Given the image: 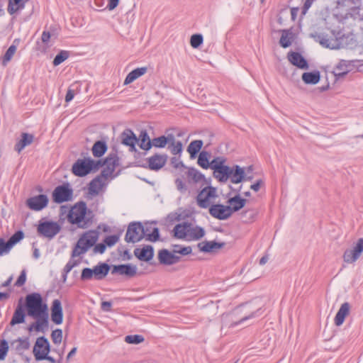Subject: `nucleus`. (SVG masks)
Segmentation results:
<instances>
[{
  "label": "nucleus",
  "instance_id": "38",
  "mask_svg": "<svg viewBox=\"0 0 363 363\" xmlns=\"http://www.w3.org/2000/svg\"><path fill=\"white\" fill-rule=\"evenodd\" d=\"M106 165L112 171L119 166V157L116 152H111L105 159Z\"/></svg>",
  "mask_w": 363,
  "mask_h": 363
},
{
  "label": "nucleus",
  "instance_id": "42",
  "mask_svg": "<svg viewBox=\"0 0 363 363\" xmlns=\"http://www.w3.org/2000/svg\"><path fill=\"white\" fill-rule=\"evenodd\" d=\"M167 145V138L165 135H162L157 138H155L152 140V142H148L147 147L148 148H152V147H155L157 148H163Z\"/></svg>",
  "mask_w": 363,
  "mask_h": 363
},
{
  "label": "nucleus",
  "instance_id": "53",
  "mask_svg": "<svg viewBox=\"0 0 363 363\" xmlns=\"http://www.w3.org/2000/svg\"><path fill=\"white\" fill-rule=\"evenodd\" d=\"M225 162V160L222 157H215L211 162L209 168L213 170V172L219 168L222 164Z\"/></svg>",
  "mask_w": 363,
  "mask_h": 363
},
{
  "label": "nucleus",
  "instance_id": "26",
  "mask_svg": "<svg viewBox=\"0 0 363 363\" xmlns=\"http://www.w3.org/2000/svg\"><path fill=\"white\" fill-rule=\"evenodd\" d=\"M28 0H9L7 11L10 15L18 14L26 6Z\"/></svg>",
  "mask_w": 363,
  "mask_h": 363
},
{
  "label": "nucleus",
  "instance_id": "15",
  "mask_svg": "<svg viewBox=\"0 0 363 363\" xmlns=\"http://www.w3.org/2000/svg\"><path fill=\"white\" fill-rule=\"evenodd\" d=\"M354 62L352 60H340L333 71L335 79H340L347 74L354 66Z\"/></svg>",
  "mask_w": 363,
  "mask_h": 363
},
{
  "label": "nucleus",
  "instance_id": "1",
  "mask_svg": "<svg viewBox=\"0 0 363 363\" xmlns=\"http://www.w3.org/2000/svg\"><path fill=\"white\" fill-rule=\"evenodd\" d=\"M25 306L28 315L36 319L37 332H43L48 328V308L40 294L34 292L26 295Z\"/></svg>",
  "mask_w": 363,
  "mask_h": 363
},
{
  "label": "nucleus",
  "instance_id": "31",
  "mask_svg": "<svg viewBox=\"0 0 363 363\" xmlns=\"http://www.w3.org/2000/svg\"><path fill=\"white\" fill-rule=\"evenodd\" d=\"M108 150L106 142L104 140H97L92 146L91 152L95 157H102Z\"/></svg>",
  "mask_w": 363,
  "mask_h": 363
},
{
  "label": "nucleus",
  "instance_id": "40",
  "mask_svg": "<svg viewBox=\"0 0 363 363\" xmlns=\"http://www.w3.org/2000/svg\"><path fill=\"white\" fill-rule=\"evenodd\" d=\"M210 153L206 151H201L198 157L197 163L203 169H207L211 166L209 162Z\"/></svg>",
  "mask_w": 363,
  "mask_h": 363
},
{
  "label": "nucleus",
  "instance_id": "52",
  "mask_svg": "<svg viewBox=\"0 0 363 363\" xmlns=\"http://www.w3.org/2000/svg\"><path fill=\"white\" fill-rule=\"evenodd\" d=\"M174 247V253H178L182 255H188L192 252V249L190 246L182 247V245H176Z\"/></svg>",
  "mask_w": 363,
  "mask_h": 363
},
{
  "label": "nucleus",
  "instance_id": "19",
  "mask_svg": "<svg viewBox=\"0 0 363 363\" xmlns=\"http://www.w3.org/2000/svg\"><path fill=\"white\" fill-rule=\"evenodd\" d=\"M158 259L162 264L172 265L179 262L181 257L170 252L168 250L163 249L159 251Z\"/></svg>",
  "mask_w": 363,
  "mask_h": 363
},
{
  "label": "nucleus",
  "instance_id": "63",
  "mask_svg": "<svg viewBox=\"0 0 363 363\" xmlns=\"http://www.w3.org/2000/svg\"><path fill=\"white\" fill-rule=\"evenodd\" d=\"M26 273L25 270H23L21 272L19 277H18V279L15 283V286H21L26 283Z\"/></svg>",
  "mask_w": 363,
  "mask_h": 363
},
{
  "label": "nucleus",
  "instance_id": "64",
  "mask_svg": "<svg viewBox=\"0 0 363 363\" xmlns=\"http://www.w3.org/2000/svg\"><path fill=\"white\" fill-rule=\"evenodd\" d=\"M78 264V262L73 259H70L67 263L66 264V265L65 266L63 270L65 271V272H69L74 267H76L77 265Z\"/></svg>",
  "mask_w": 363,
  "mask_h": 363
},
{
  "label": "nucleus",
  "instance_id": "5",
  "mask_svg": "<svg viewBox=\"0 0 363 363\" xmlns=\"http://www.w3.org/2000/svg\"><path fill=\"white\" fill-rule=\"evenodd\" d=\"M73 189L70 184L67 182L59 185L55 188L52 193V201L55 203H62L68 202L73 199Z\"/></svg>",
  "mask_w": 363,
  "mask_h": 363
},
{
  "label": "nucleus",
  "instance_id": "57",
  "mask_svg": "<svg viewBox=\"0 0 363 363\" xmlns=\"http://www.w3.org/2000/svg\"><path fill=\"white\" fill-rule=\"evenodd\" d=\"M9 351V344L6 340H2L0 342V360L5 359Z\"/></svg>",
  "mask_w": 363,
  "mask_h": 363
},
{
  "label": "nucleus",
  "instance_id": "61",
  "mask_svg": "<svg viewBox=\"0 0 363 363\" xmlns=\"http://www.w3.org/2000/svg\"><path fill=\"white\" fill-rule=\"evenodd\" d=\"M114 171H112L110 169L108 168V167L106 166V168H104L100 174H99L98 176H96L97 178H99L101 182H104L105 183V180L109 177L111 176L113 172Z\"/></svg>",
  "mask_w": 363,
  "mask_h": 363
},
{
  "label": "nucleus",
  "instance_id": "59",
  "mask_svg": "<svg viewBox=\"0 0 363 363\" xmlns=\"http://www.w3.org/2000/svg\"><path fill=\"white\" fill-rule=\"evenodd\" d=\"M17 341L18 342V345L16 347L17 350H28L30 347V342L28 338L26 337L25 339H22L19 337Z\"/></svg>",
  "mask_w": 363,
  "mask_h": 363
},
{
  "label": "nucleus",
  "instance_id": "14",
  "mask_svg": "<svg viewBox=\"0 0 363 363\" xmlns=\"http://www.w3.org/2000/svg\"><path fill=\"white\" fill-rule=\"evenodd\" d=\"M111 274L132 278L137 274V267L131 264H121L111 266Z\"/></svg>",
  "mask_w": 363,
  "mask_h": 363
},
{
  "label": "nucleus",
  "instance_id": "34",
  "mask_svg": "<svg viewBox=\"0 0 363 363\" xmlns=\"http://www.w3.org/2000/svg\"><path fill=\"white\" fill-rule=\"evenodd\" d=\"M191 224L184 222L183 224H177L174 228V236L179 239H183L186 236V232L189 230Z\"/></svg>",
  "mask_w": 363,
  "mask_h": 363
},
{
  "label": "nucleus",
  "instance_id": "27",
  "mask_svg": "<svg viewBox=\"0 0 363 363\" xmlns=\"http://www.w3.org/2000/svg\"><path fill=\"white\" fill-rule=\"evenodd\" d=\"M350 309V305L348 302H345L341 305L334 319L335 325H342L345 318L349 315Z\"/></svg>",
  "mask_w": 363,
  "mask_h": 363
},
{
  "label": "nucleus",
  "instance_id": "50",
  "mask_svg": "<svg viewBox=\"0 0 363 363\" xmlns=\"http://www.w3.org/2000/svg\"><path fill=\"white\" fill-rule=\"evenodd\" d=\"M190 235L194 240H199L204 236L205 230L202 227L196 226L191 230Z\"/></svg>",
  "mask_w": 363,
  "mask_h": 363
},
{
  "label": "nucleus",
  "instance_id": "46",
  "mask_svg": "<svg viewBox=\"0 0 363 363\" xmlns=\"http://www.w3.org/2000/svg\"><path fill=\"white\" fill-rule=\"evenodd\" d=\"M203 42V38L201 34L196 33L191 36L190 44L193 48H198Z\"/></svg>",
  "mask_w": 363,
  "mask_h": 363
},
{
  "label": "nucleus",
  "instance_id": "62",
  "mask_svg": "<svg viewBox=\"0 0 363 363\" xmlns=\"http://www.w3.org/2000/svg\"><path fill=\"white\" fill-rule=\"evenodd\" d=\"M171 165L175 169H184L186 167L183 162L176 157L171 158Z\"/></svg>",
  "mask_w": 363,
  "mask_h": 363
},
{
  "label": "nucleus",
  "instance_id": "35",
  "mask_svg": "<svg viewBox=\"0 0 363 363\" xmlns=\"http://www.w3.org/2000/svg\"><path fill=\"white\" fill-rule=\"evenodd\" d=\"M301 78L306 84H316L320 79V74L318 71L304 72Z\"/></svg>",
  "mask_w": 363,
  "mask_h": 363
},
{
  "label": "nucleus",
  "instance_id": "6",
  "mask_svg": "<svg viewBox=\"0 0 363 363\" xmlns=\"http://www.w3.org/2000/svg\"><path fill=\"white\" fill-rule=\"evenodd\" d=\"M144 226L139 222L130 223L127 229L125 240L127 242L135 243L145 238Z\"/></svg>",
  "mask_w": 363,
  "mask_h": 363
},
{
  "label": "nucleus",
  "instance_id": "17",
  "mask_svg": "<svg viewBox=\"0 0 363 363\" xmlns=\"http://www.w3.org/2000/svg\"><path fill=\"white\" fill-rule=\"evenodd\" d=\"M51 320L56 325H60L63 322V310L59 299H55L52 303Z\"/></svg>",
  "mask_w": 363,
  "mask_h": 363
},
{
  "label": "nucleus",
  "instance_id": "16",
  "mask_svg": "<svg viewBox=\"0 0 363 363\" xmlns=\"http://www.w3.org/2000/svg\"><path fill=\"white\" fill-rule=\"evenodd\" d=\"M50 352V345L48 340L45 336L38 337L33 347V354L35 360L37 361V357H40L45 352Z\"/></svg>",
  "mask_w": 363,
  "mask_h": 363
},
{
  "label": "nucleus",
  "instance_id": "20",
  "mask_svg": "<svg viewBox=\"0 0 363 363\" xmlns=\"http://www.w3.org/2000/svg\"><path fill=\"white\" fill-rule=\"evenodd\" d=\"M242 186L239 187L238 189H234L233 191L237 193L235 196L230 198L227 203L229 204V206L232 209V212H237L242 209L246 204L247 200L244 198H242L240 195V191L241 190Z\"/></svg>",
  "mask_w": 363,
  "mask_h": 363
},
{
  "label": "nucleus",
  "instance_id": "18",
  "mask_svg": "<svg viewBox=\"0 0 363 363\" xmlns=\"http://www.w3.org/2000/svg\"><path fill=\"white\" fill-rule=\"evenodd\" d=\"M23 299L21 298L18 301V305L14 311L13 317L10 321V325L11 326H14L17 324L23 323L26 320V313H25V304H23Z\"/></svg>",
  "mask_w": 363,
  "mask_h": 363
},
{
  "label": "nucleus",
  "instance_id": "32",
  "mask_svg": "<svg viewBox=\"0 0 363 363\" xmlns=\"http://www.w3.org/2000/svg\"><path fill=\"white\" fill-rule=\"evenodd\" d=\"M86 242L85 248L93 247L99 238V233L96 230H91L84 233L81 237Z\"/></svg>",
  "mask_w": 363,
  "mask_h": 363
},
{
  "label": "nucleus",
  "instance_id": "29",
  "mask_svg": "<svg viewBox=\"0 0 363 363\" xmlns=\"http://www.w3.org/2000/svg\"><path fill=\"white\" fill-rule=\"evenodd\" d=\"M147 68L146 67H138L134 69L130 72L128 74L125 80L124 85H128L135 80H136L140 77L143 76L147 72Z\"/></svg>",
  "mask_w": 363,
  "mask_h": 363
},
{
  "label": "nucleus",
  "instance_id": "48",
  "mask_svg": "<svg viewBox=\"0 0 363 363\" xmlns=\"http://www.w3.org/2000/svg\"><path fill=\"white\" fill-rule=\"evenodd\" d=\"M143 336L140 335H129L125 337V341L129 344L138 345L144 341Z\"/></svg>",
  "mask_w": 363,
  "mask_h": 363
},
{
  "label": "nucleus",
  "instance_id": "8",
  "mask_svg": "<svg viewBox=\"0 0 363 363\" xmlns=\"http://www.w3.org/2000/svg\"><path fill=\"white\" fill-rule=\"evenodd\" d=\"M216 196V189L213 186H208L204 187L197 195L196 201L199 207L206 208L210 205V199Z\"/></svg>",
  "mask_w": 363,
  "mask_h": 363
},
{
  "label": "nucleus",
  "instance_id": "23",
  "mask_svg": "<svg viewBox=\"0 0 363 363\" xmlns=\"http://www.w3.org/2000/svg\"><path fill=\"white\" fill-rule=\"evenodd\" d=\"M225 245V242L213 241H203L197 245L198 248L202 252L209 253L216 251Z\"/></svg>",
  "mask_w": 363,
  "mask_h": 363
},
{
  "label": "nucleus",
  "instance_id": "54",
  "mask_svg": "<svg viewBox=\"0 0 363 363\" xmlns=\"http://www.w3.org/2000/svg\"><path fill=\"white\" fill-rule=\"evenodd\" d=\"M169 148H170V152L172 155H180L183 149L182 143L181 141H177L175 143L169 145Z\"/></svg>",
  "mask_w": 363,
  "mask_h": 363
},
{
  "label": "nucleus",
  "instance_id": "12",
  "mask_svg": "<svg viewBox=\"0 0 363 363\" xmlns=\"http://www.w3.org/2000/svg\"><path fill=\"white\" fill-rule=\"evenodd\" d=\"M49 200L45 194H39L32 196L26 200L28 207L35 211H40L48 204Z\"/></svg>",
  "mask_w": 363,
  "mask_h": 363
},
{
  "label": "nucleus",
  "instance_id": "49",
  "mask_svg": "<svg viewBox=\"0 0 363 363\" xmlns=\"http://www.w3.org/2000/svg\"><path fill=\"white\" fill-rule=\"evenodd\" d=\"M160 230L157 227H154L152 230L149 234H145V238L147 240L155 242L160 240Z\"/></svg>",
  "mask_w": 363,
  "mask_h": 363
},
{
  "label": "nucleus",
  "instance_id": "4",
  "mask_svg": "<svg viewBox=\"0 0 363 363\" xmlns=\"http://www.w3.org/2000/svg\"><path fill=\"white\" fill-rule=\"evenodd\" d=\"M111 266L106 262H99L92 269L85 267L82 269L80 279L82 281H88L92 279L95 280H102L108 274Z\"/></svg>",
  "mask_w": 363,
  "mask_h": 363
},
{
  "label": "nucleus",
  "instance_id": "43",
  "mask_svg": "<svg viewBox=\"0 0 363 363\" xmlns=\"http://www.w3.org/2000/svg\"><path fill=\"white\" fill-rule=\"evenodd\" d=\"M281 33L279 43L282 48H286L291 45V40L289 35H291L292 33L291 30H282Z\"/></svg>",
  "mask_w": 363,
  "mask_h": 363
},
{
  "label": "nucleus",
  "instance_id": "58",
  "mask_svg": "<svg viewBox=\"0 0 363 363\" xmlns=\"http://www.w3.org/2000/svg\"><path fill=\"white\" fill-rule=\"evenodd\" d=\"M52 342L55 344H60L62 339V330L61 329H56L51 333Z\"/></svg>",
  "mask_w": 363,
  "mask_h": 363
},
{
  "label": "nucleus",
  "instance_id": "47",
  "mask_svg": "<svg viewBox=\"0 0 363 363\" xmlns=\"http://www.w3.org/2000/svg\"><path fill=\"white\" fill-rule=\"evenodd\" d=\"M23 238L24 233L22 230H18L10 237L8 241L9 242L11 247H13L16 244L23 240Z\"/></svg>",
  "mask_w": 363,
  "mask_h": 363
},
{
  "label": "nucleus",
  "instance_id": "55",
  "mask_svg": "<svg viewBox=\"0 0 363 363\" xmlns=\"http://www.w3.org/2000/svg\"><path fill=\"white\" fill-rule=\"evenodd\" d=\"M120 238V235H111L106 236L104 239V242L106 245V247H113L118 240Z\"/></svg>",
  "mask_w": 363,
  "mask_h": 363
},
{
  "label": "nucleus",
  "instance_id": "24",
  "mask_svg": "<svg viewBox=\"0 0 363 363\" xmlns=\"http://www.w3.org/2000/svg\"><path fill=\"white\" fill-rule=\"evenodd\" d=\"M21 139L16 143L14 146V150L18 153L21 152V151L26 147L33 143L34 140V135L28 133H23L21 135Z\"/></svg>",
  "mask_w": 363,
  "mask_h": 363
},
{
  "label": "nucleus",
  "instance_id": "25",
  "mask_svg": "<svg viewBox=\"0 0 363 363\" xmlns=\"http://www.w3.org/2000/svg\"><path fill=\"white\" fill-rule=\"evenodd\" d=\"M230 182L233 184H239L245 179V172L244 168L238 164L233 165L230 168Z\"/></svg>",
  "mask_w": 363,
  "mask_h": 363
},
{
  "label": "nucleus",
  "instance_id": "51",
  "mask_svg": "<svg viewBox=\"0 0 363 363\" xmlns=\"http://www.w3.org/2000/svg\"><path fill=\"white\" fill-rule=\"evenodd\" d=\"M11 249L12 247L9 242L8 240L5 241L4 238H0V255L3 256L8 254Z\"/></svg>",
  "mask_w": 363,
  "mask_h": 363
},
{
  "label": "nucleus",
  "instance_id": "36",
  "mask_svg": "<svg viewBox=\"0 0 363 363\" xmlns=\"http://www.w3.org/2000/svg\"><path fill=\"white\" fill-rule=\"evenodd\" d=\"M203 143L201 140H195L190 143L187 147V151L190 154L191 158L196 157L203 147Z\"/></svg>",
  "mask_w": 363,
  "mask_h": 363
},
{
  "label": "nucleus",
  "instance_id": "11",
  "mask_svg": "<svg viewBox=\"0 0 363 363\" xmlns=\"http://www.w3.org/2000/svg\"><path fill=\"white\" fill-rule=\"evenodd\" d=\"M209 213L218 220H226L233 214L229 206L223 204H213L209 208Z\"/></svg>",
  "mask_w": 363,
  "mask_h": 363
},
{
  "label": "nucleus",
  "instance_id": "39",
  "mask_svg": "<svg viewBox=\"0 0 363 363\" xmlns=\"http://www.w3.org/2000/svg\"><path fill=\"white\" fill-rule=\"evenodd\" d=\"M262 313H263V311L262 310V308H258L255 311L252 312L250 314L242 317L239 320L232 322L230 325V328H235L237 325L241 324L242 323H243L247 320L258 317L260 315H262Z\"/></svg>",
  "mask_w": 363,
  "mask_h": 363
},
{
  "label": "nucleus",
  "instance_id": "37",
  "mask_svg": "<svg viewBox=\"0 0 363 363\" xmlns=\"http://www.w3.org/2000/svg\"><path fill=\"white\" fill-rule=\"evenodd\" d=\"M104 184L105 183L104 182H101L99 178L96 177L90 182L89 184V193L91 195L99 194V191L102 189Z\"/></svg>",
  "mask_w": 363,
  "mask_h": 363
},
{
  "label": "nucleus",
  "instance_id": "44",
  "mask_svg": "<svg viewBox=\"0 0 363 363\" xmlns=\"http://www.w3.org/2000/svg\"><path fill=\"white\" fill-rule=\"evenodd\" d=\"M138 139V140L140 141L139 146L142 150H144L145 151L150 150V148H148L147 147L148 142H152V140H150L149 135L146 130H141L139 135V138Z\"/></svg>",
  "mask_w": 363,
  "mask_h": 363
},
{
  "label": "nucleus",
  "instance_id": "22",
  "mask_svg": "<svg viewBox=\"0 0 363 363\" xmlns=\"http://www.w3.org/2000/svg\"><path fill=\"white\" fill-rule=\"evenodd\" d=\"M134 255L140 261L148 262L154 257V248L151 245H145L143 248H135Z\"/></svg>",
  "mask_w": 363,
  "mask_h": 363
},
{
  "label": "nucleus",
  "instance_id": "28",
  "mask_svg": "<svg viewBox=\"0 0 363 363\" xmlns=\"http://www.w3.org/2000/svg\"><path fill=\"white\" fill-rule=\"evenodd\" d=\"M230 168L229 166L222 164L213 172V176L220 182H226L230 177Z\"/></svg>",
  "mask_w": 363,
  "mask_h": 363
},
{
  "label": "nucleus",
  "instance_id": "10",
  "mask_svg": "<svg viewBox=\"0 0 363 363\" xmlns=\"http://www.w3.org/2000/svg\"><path fill=\"white\" fill-rule=\"evenodd\" d=\"M363 252V238H359L352 249H347L343 254L344 262L351 264L356 262Z\"/></svg>",
  "mask_w": 363,
  "mask_h": 363
},
{
  "label": "nucleus",
  "instance_id": "13",
  "mask_svg": "<svg viewBox=\"0 0 363 363\" xmlns=\"http://www.w3.org/2000/svg\"><path fill=\"white\" fill-rule=\"evenodd\" d=\"M167 157L166 154H155L147 159V165H142L141 167L148 168L152 171H158L165 165Z\"/></svg>",
  "mask_w": 363,
  "mask_h": 363
},
{
  "label": "nucleus",
  "instance_id": "41",
  "mask_svg": "<svg viewBox=\"0 0 363 363\" xmlns=\"http://www.w3.org/2000/svg\"><path fill=\"white\" fill-rule=\"evenodd\" d=\"M86 242L80 238L72 250V256L76 257L84 254L89 248H85Z\"/></svg>",
  "mask_w": 363,
  "mask_h": 363
},
{
  "label": "nucleus",
  "instance_id": "3",
  "mask_svg": "<svg viewBox=\"0 0 363 363\" xmlns=\"http://www.w3.org/2000/svg\"><path fill=\"white\" fill-rule=\"evenodd\" d=\"M201 181L206 182L205 175L194 167H186L181 169V175L175 179V184L178 191L185 193L188 191V184H197Z\"/></svg>",
  "mask_w": 363,
  "mask_h": 363
},
{
  "label": "nucleus",
  "instance_id": "2",
  "mask_svg": "<svg viewBox=\"0 0 363 363\" xmlns=\"http://www.w3.org/2000/svg\"><path fill=\"white\" fill-rule=\"evenodd\" d=\"M60 213L61 215L67 213L68 222L77 225L79 228H87L93 223V211L88 208L86 203L84 201L77 202L69 209L65 206H62Z\"/></svg>",
  "mask_w": 363,
  "mask_h": 363
},
{
  "label": "nucleus",
  "instance_id": "45",
  "mask_svg": "<svg viewBox=\"0 0 363 363\" xmlns=\"http://www.w3.org/2000/svg\"><path fill=\"white\" fill-rule=\"evenodd\" d=\"M69 56V52L67 50H61L57 55L55 57L52 64L54 66H58L64 61H65Z\"/></svg>",
  "mask_w": 363,
  "mask_h": 363
},
{
  "label": "nucleus",
  "instance_id": "56",
  "mask_svg": "<svg viewBox=\"0 0 363 363\" xmlns=\"http://www.w3.org/2000/svg\"><path fill=\"white\" fill-rule=\"evenodd\" d=\"M257 215V211L253 209H248L242 212V217H247V219L245 220V222L247 223L252 222L255 219Z\"/></svg>",
  "mask_w": 363,
  "mask_h": 363
},
{
  "label": "nucleus",
  "instance_id": "21",
  "mask_svg": "<svg viewBox=\"0 0 363 363\" xmlns=\"http://www.w3.org/2000/svg\"><path fill=\"white\" fill-rule=\"evenodd\" d=\"M287 58L293 65L299 69H306L308 68V61L298 52H289L287 55Z\"/></svg>",
  "mask_w": 363,
  "mask_h": 363
},
{
  "label": "nucleus",
  "instance_id": "7",
  "mask_svg": "<svg viewBox=\"0 0 363 363\" xmlns=\"http://www.w3.org/2000/svg\"><path fill=\"white\" fill-rule=\"evenodd\" d=\"M61 230L60 225L55 221L45 220L40 221L37 231L39 235L52 239Z\"/></svg>",
  "mask_w": 363,
  "mask_h": 363
},
{
  "label": "nucleus",
  "instance_id": "30",
  "mask_svg": "<svg viewBox=\"0 0 363 363\" xmlns=\"http://www.w3.org/2000/svg\"><path fill=\"white\" fill-rule=\"evenodd\" d=\"M122 144L126 146H129L133 143H136L138 142V139L137 138L135 133L132 130L129 128H126L121 135Z\"/></svg>",
  "mask_w": 363,
  "mask_h": 363
},
{
  "label": "nucleus",
  "instance_id": "33",
  "mask_svg": "<svg viewBox=\"0 0 363 363\" xmlns=\"http://www.w3.org/2000/svg\"><path fill=\"white\" fill-rule=\"evenodd\" d=\"M18 43L19 40L15 39L12 45L7 49L4 56L1 57V60L3 66H6L8 62L12 59L13 55L16 51Z\"/></svg>",
  "mask_w": 363,
  "mask_h": 363
},
{
  "label": "nucleus",
  "instance_id": "60",
  "mask_svg": "<svg viewBox=\"0 0 363 363\" xmlns=\"http://www.w3.org/2000/svg\"><path fill=\"white\" fill-rule=\"evenodd\" d=\"M90 164H91V172H92V171H96L100 167L104 166L106 164V162H105V160H94L90 158Z\"/></svg>",
  "mask_w": 363,
  "mask_h": 363
},
{
  "label": "nucleus",
  "instance_id": "9",
  "mask_svg": "<svg viewBox=\"0 0 363 363\" xmlns=\"http://www.w3.org/2000/svg\"><path fill=\"white\" fill-rule=\"evenodd\" d=\"M72 172L79 177H85L91 172L90 157L78 159L72 165Z\"/></svg>",
  "mask_w": 363,
  "mask_h": 363
}]
</instances>
